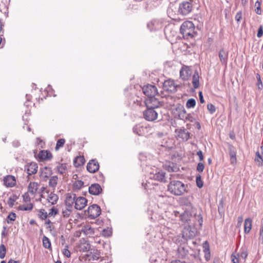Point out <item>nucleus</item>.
I'll use <instances>...</instances> for the list:
<instances>
[{
	"label": "nucleus",
	"mask_w": 263,
	"mask_h": 263,
	"mask_svg": "<svg viewBox=\"0 0 263 263\" xmlns=\"http://www.w3.org/2000/svg\"><path fill=\"white\" fill-rule=\"evenodd\" d=\"M168 191L173 195L180 196L185 192V185L181 181L172 180L168 186Z\"/></svg>",
	"instance_id": "f257e3e1"
},
{
	"label": "nucleus",
	"mask_w": 263,
	"mask_h": 263,
	"mask_svg": "<svg viewBox=\"0 0 263 263\" xmlns=\"http://www.w3.org/2000/svg\"><path fill=\"white\" fill-rule=\"evenodd\" d=\"M180 30L183 37L185 39L193 38L196 34L195 26L191 21L183 22L180 27Z\"/></svg>",
	"instance_id": "f03ea898"
},
{
	"label": "nucleus",
	"mask_w": 263,
	"mask_h": 263,
	"mask_svg": "<svg viewBox=\"0 0 263 263\" xmlns=\"http://www.w3.org/2000/svg\"><path fill=\"white\" fill-rule=\"evenodd\" d=\"M194 0H189V1H183L180 3L178 8V13L183 16H185L190 14L193 9L192 3Z\"/></svg>",
	"instance_id": "7ed1b4c3"
},
{
	"label": "nucleus",
	"mask_w": 263,
	"mask_h": 263,
	"mask_svg": "<svg viewBox=\"0 0 263 263\" xmlns=\"http://www.w3.org/2000/svg\"><path fill=\"white\" fill-rule=\"evenodd\" d=\"M196 234V229L192 228L190 226L185 227L182 232V238L185 240L193 239Z\"/></svg>",
	"instance_id": "20e7f679"
},
{
	"label": "nucleus",
	"mask_w": 263,
	"mask_h": 263,
	"mask_svg": "<svg viewBox=\"0 0 263 263\" xmlns=\"http://www.w3.org/2000/svg\"><path fill=\"white\" fill-rule=\"evenodd\" d=\"M101 208L96 204L89 206L87 210L89 217L92 219L98 217L101 214Z\"/></svg>",
	"instance_id": "39448f33"
},
{
	"label": "nucleus",
	"mask_w": 263,
	"mask_h": 263,
	"mask_svg": "<svg viewBox=\"0 0 263 263\" xmlns=\"http://www.w3.org/2000/svg\"><path fill=\"white\" fill-rule=\"evenodd\" d=\"M184 212L180 214L179 212H175V216H179L180 219L183 222H188L191 220L194 214V210H184Z\"/></svg>",
	"instance_id": "423d86ee"
},
{
	"label": "nucleus",
	"mask_w": 263,
	"mask_h": 263,
	"mask_svg": "<svg viewBox=\"0 0 263 263\" xmlns=\"http://www.w3.org/2000/svg\"><path fill=\"white\" fill-rule=\"evenodd\" d=\"M143 116L147 121H154L157 119L158 113L155 109L147 107V109L143 112Z\"/></svg>",
	"instance_id": "0eeeda50"
},
{
	"label": "nucleus",
	"mask_w": 263,
	"mask_h": 263,
	"mask_svg": "<svg viewBox=\"0 0 263 263\" xmlns=\"http://www.w3.org/2000/svg\"><path fill=\"white\" fill-rule=\"evenodd\" d=\"M145 104L147 107L157 108L159 106L160 102L156 96L147 97L145 100Z\"/></svg>",
	"instance_id": "6e6552de"
},
{
	"label": "nucleus",
	"mask_w": 263,
	"mask_h": 263,
	"mask_svg": "<svg viewBox=\"0 0 263 263\" xmlns=\"http://www.w3.org/2000/svg\"><path fill=\"white\" fill-rule=\"evenodd\" d=\"M163 86L164 90L170 92H175L177 90L178 85L172 80L165 81Z\"/></svg>",
	"instance_id": "1a4fd4ad"
},
{
	"label": "nucleus",
	"mask_w": 263,
	"mask_h": 263,
	"mask_svg": "<svg viewBox=\"0 0 263 263\" xmlns=\"http://www.w3.org/2000/svg\"><path fill=\"white\" fill-rule=\"evenodd\" d=\"M143 93L147 97L156 96L158 94L156 86L152 85H147L142 88Z\"/></svg>",
	"instance_id": "9d476101"
},
{
	"label": "nucleus",
	"mask_w": 263,
	"mask_h": 263,
	"mask_svg": "<svg viewBox=\"0 0 263 263\" xmlns=\"http://www.w3.org/2000/svg\"><path fill=\"white\" fill-rule=\"evenodd\" d=\"M179 203L184 210H193V207L190 196L182 197L179 199Z\"/></svg>",
	"instance_id": "9b49d317"
},
{
	"label": "nucleus",
	"mask_w": 263,
	"mask_h": 263,
	"mask_svg": "<svg viewBox=\"0 0 263 263\" xmlns=\"http://www.w3.org/2000/svg\"><path fill=\"white\" fill-rule=\"evenodd\" d=\"M191 74V69L187 66L184 65L180 70V78L184 81L188 80Z\"/></svg>",
	"instance_id": "f8f14e48"
},
{
	"label": "nucleus",
	"mask_w": 263,
	"mask_h": 263,
	"mask_svg": "<svg viewBox=\"0 0 263 263\" xmlns=\"http://www.w3.org/2000/svg\"><path fill=\"white\" fill-rule=\"evenodd\" d=\"M175 132L177 134L179 138L183 141H187L190 137V133L184 128L176 129Z\"/></svg>",
	"instance_id": "ddd939ff"
},
{
	"label": "nucleus",
	"mask_w": 263,
	"mask_h": 263,
	"mask_svg": "<svg viewBox=\"0 0 263 263\" xmlns=\"http://www.w3.org/2000/svg\"><path fill=\"white\" fill-rule=\"evenodd\" d=\"M147 28L151 31H156L162 28V23L157 20H154L148 22L147 25Z\"/></svg>",
	"instance_id": "4468645a"
},
{
	"label": "nucleus",
	"mask_w": 263,
	"mask_h": 263,
	"mask_svg": "<svg viewBox=\"0 0 263 263\" xmlns=\"http://www.w3.org/2000/svg\"><path fill=\"white\" fill-rule=\"evenodd\" d=\"M148 128L146 126L138 124L135 125L133 127V132L134 133L139 136H144L148 133Z\"/></svg>",
	"instance_id": "2eb2a0df"
},
{
	"label": "nucleus",
	"mask_w": 263,
	"mask_h": 263,
	"mask_svg": "<svg viewBox=\"0 0 263 263\" xmlns=\"http://www.w3.org/2000/svg\"><path fill=\"white\" fill-rule=\"evenodd\" d=\"M87 203V200L83 197H79L75 201L74 207L77 210H81L84 208Z\"/></svg>",
	"instance_id": "dca6fc26"
},
{
	"label": "nucleus",
	"mask_w": 263,
	"mask_h": 263,
	"mask_svg": "<svg viewBox=\"0 0 263 263\" xmlns=\"http://www.w3.org/2000/svg\"><path fill=\"white\" fill-rule=\"evenodd\" d=\"M37 164L35 162H31L25 166V171L27 172L28 176L35 174L37 171Z\"/></svg>",
	"instance_id": "f3484780"
},
{
	"label": "nucleus",
	"mask_w": 263,
	"mask_h": 263,
	"mask_svg": "<svg viewBox=\"0 0 263 263\" xmlns=\"http://www.w3.org/2000/svg\"><path fill=\"white\" fill-rule=\"evenodd\" d=\"M99 168L98 162L94 159L91 160L87 165V170L91 173H94Z\"/></svg>",
	"instance_id": "a211bd4d"
},
{
	"label": "nucleus",
	"mask_w": 263,
	"mask_h": 263,
	"mask_svg": "<svg viewBox=\"0 0 263 263\" xmlns=\"http://www.w3.org/2000/svg\"><path fill=\"white\" fill-rule=\"evenodd\" d=\"M165 173L162 171H159L158 172H156L154 173H151V178H152L154 180L161 181V182H166L165 180Z\"/></svg>",
	"instance_id": "6ab92c4d"
},
{
	"label": "nucleus",
	"mask_w": 263,
	"mask_h": 263,
	"mask_svg": "<svg viewBox=\"0 0 263 263\" xmlns=\"http://www.w3.org/2000/svg\"><path fill=\"white\" fill-rule=\"evenodd\" d=\"M228 51L221 49L219 52V58L222 65H227L228 60Z\"/></svg>",
	"instance_id": "aec40b11"
},
{
	"label": "nucleus",
	"mask_w": 263,
	"mask_h": 263,
	"mask_svg": "<svg viewBox=\"0 0 263 263\" xmlns=\"http://www.w3.org/2000/svg\"><path fill=\"white\" fill-rule=\"evenodd\" d=\"M40 184L35 182H30L28 186V192L32 196L37 193Z\"/></svg>",
	"instance_id": "412c9836"
},
{
	"label": "nucleus",
	"mask_w": 263,
	"mask_h": 263,
	"mask_svg": "<svg viewBox=\"0 0 263 263\" xmlns=\"http://www.w3.org/2000/svg\"><path fill=\"white\" fill-rule=\"evenodd\" d=\"M88 190L90 194L98 195L101 192L102 189L99 184L95 183L89 187Z\"/></svg>",
	"instance_id": "4be33fe9"
},
{
	"label": "nucleus",
	"mask_w": 263,
	"mask_h": 263,
	"mask_svg": "<svg viewBox=\"0 0 263 263\" xmlns=\"http://www.w3.org/2000/svg\"><path fill=\"white\" fill-rule=\"evenodd\" d=\"M15 183V178L13 176L8 175L4 179V184L7 187H12Z\"/></svg>",
	"instance_id": "5701e85b"
},
{
	"label": "nucleus",
	"mask_w": 263,
	"mask_h": 263,
	"mask_svg": "<svg viewBox=\"0 0 263 263\" xmlns=\"http://www.w3.org/2000/svg\"><path fill=\"white\" fill-rule=\"evenodd\" d=\"M76 194H68L66 199V206H68L69 208H72L73 204L75 203V201L76 200Z\"/></svg>",
	"instance_id": "b1692460"
},
{
	"label": "nucleus",
	"mask_w": 263,
	"mask_h": 263,
	"mask_svg": "<svg viewBox=\"0 0 263 263\" xmlns=\"http://www.w3.org/2000/svg\"><path fill=\"white\" fill-rule=\"evenodd\" d=\"M59 178L57 176H52L49 180L48 185L50 187H51L53 190H55L57 186Z\"/></svg>",
	"instance_id": "393cba45"
},
{
	"label": "nucleus",
	"mask_w": 263,
	"mask_h": 263,
	"mask_svg": "<svg viewBox=\"0 0 263 263\" xmlns=\"http://www.w3.org/2000/svg\"><path fill=\"white\" fill-rule=\"evenodd\" d=\"M165 168L168 171V172H177L178 168L176 164L168 162H167L165 165H164Z\"/></svg>",
	"instance_id": "a878e982"
},
{
	"label": "nucleus",
	"mask_w": 263,
	"mask_h": 263,
	"mask_svg": "<svg viewBox=\"0 0 263 263\" xmlns=\"http://www.w3.org/2000/svg\"><path fill=\"white\" fill-rule=\"evenodd\" d=\"M88 256L90 260H97L101 257V252L97 250H93L89 255H88Z\"/></svg>",
	"instance_id": "bb28decb"
},
{
	"label": "nucleus",
	"mask_w": 263,
	"mask_h": 263,
	"mask_svg": "<svg viewBox=\"0 0 263 263\" xmlns=\"http://www.w3.org/2000/svg\"><path fill=\"white\" fill-rule=\"evenodd\" d=\"M252 228V220L247 218L245 221L244 231L245 233H249Z\"/></svg>",
	"instance_id": "cd10ccee"
},
{
	"label": "nucleus",
	"mask_w": 263,
	"mask_h": 263,
	"mask_svg": "<svg viewBox=\"0 0 263 263\" xmlns=\"http://www.w3.org/2000/svg\"><path fill=\"white\" fill-rule=\"evenodd\" d=\"M59 199L58 196L53 193H51L48 196L47 200L49 203H51V204H56Z\"/></svg>",
	"instance_id": "c85d7f7f"
},
{
	"label": "nucleus",
	"mask_w": 263,
	"mask_h": 263,
	"mask_svg": "<svg viewBox=\"0 0 263 263\" xmlns=\"http://www.w3.org/2000/svg\"><path fill=\"white\" fill-rule=\"evenodd\" d=\"M82 231L84 233L88 236H90L93 234L95 233L94 229L92 228L89 225H86L84 226L82 229Z\"/></svg>",
	"instance_id": "c756f323"
},
{
	"label": "nucleus",
	"mask_w": 263,
	"mask_h": 263,
	"mask_svg": "<svg viewBox=\"0 0 263 263\" xmlns=\"http://www.w3.org/2000/svg\"><path fill=\"white\" fill-rule=\"evenodd\" d=\"M39 156L42 159H50L52 157L51 154L47 151H41Z\"/></svg>",
	"instance_id": "7c9ffc66"
},
{
	"label": "nucleus",
	"mask_w": 263,
	"mask_h": 263,
	"mask_svg": "<svg viewBox=\"0 0 263 263\" xmlns=\"http://www.w3.org/2000/svg\"><path fill=\"white\" fill-rule=\"evenodd\" d=\"M199 77L197 72H195L193 76L192 83L195 88H197L199 86Z\"/></svg>",
	"instance_id": "2f4dec72"
},
{
	"label": "nucleus",
	"mask_w": 263,
	"mask_h": 263,
	"mask_svg": "<svg viewBox=\"0 0 263 263\" xmlns=\"http://www.w3.org/2000/svg\"><path fill=\"white\" fill-rule=\"evenodd\" d=\"M71 208H69L67 206L63 208L62 211V215L64 218H68L70 216L72 213Z\"/></svg>",
	"instance_id": "473e14b6"
},
{
	"label": "nucleus",
	"mask_w": 263,
	"mask_h": 263,
	"mask_svg": "<svg viewBox=\"0 0 263 263\" xmlns=\"http://www.w3.org/2000/svg\"><path fill=\"white\" fill-rule=\"evenodd\" d=\"M45 170L48 171L47 172H43L42 177L44 181H46L49 177L52 174V170L50 168L45 167Z\"/></svg>",
	"instance_id": "72a5a7b5"
},
{
	"label": "nucleus",
	"mask_w": 263,
	"mask_h": 263,
	"mask_svg": "<svg viewBox=\"0 0 263 263\" xmlns=\"http://www.w3.org/2000/svg\"><path fill=\"white\" fill-rule=\"evenodd\" d=\"M18 197L16 195L13 194L11 195L8 200V204L10 207H12L14 204V202L16 201V200L17 199Z\"/></svg>",
	"instance_id": "f704fd0d"
},
{
	"label": "nucleus",
	"mask_w": 263,
	"mask_h": 263,
	"mask_svg": "<svg viewBox=\"0 0 263 263\" xmlns=\"http://www.w3.org/2000/svg\"><path fill=\"white\" fill-rule=\"evenodd\" d=\"M57 171L60 174H63L65 173L66 170L67 169L66 164L65 163L59 164L57 167Z\"/></svg>",
	"instance_id": "c9c22d12"
},
{
	"label": "nucleus",
	"mask_w": 263,
	"mask_h": 263,
	"mask_svg": "<svg viewBox=\"0 0 263 263\" xmlns=\"http://www.w3.org/2000/svg\"><path fill=\"white\" fill-rule=\"evenodd\" d=\"M84 182L81 180H76L73 184V188L74 190H79L83 186Z\"/></svg>",
	"instance_id": "e433bc0d"
},
{
	"label": "nucleus",
	"mask_w": 263,
	"mask_h": 263,
	"mask_svg": "<svg viewBox=\"0 0 263 263\" xmlns=\"http://www.w3.org/2000/svg\"><path fill=\"white\" fill-rule=\"evenodd\" d=\"M73 164L76 167H79L84 164L83 158L81 157H78L73 161Z\"/></svg>",
	"instance_id": "4c0bfd02"
},
{
	"label": "nucleus",
	"mask_w": 263,
	"mask_h": 263,
	"mask_svg": "<svg viewBox=\"0 0 263 263\" xmlns=\"http://www.w3.org/2000/svg\"><path fill=\"white\" fill-rule=\"evenodd\" d=\"M43 245L45 248L49 249L51 247V243L49 239L45 236H44L42 238Z\"/></svg>",
	"instance_id": "58836bf2"
},
{
	"label": "nucleus",
	"mask_w": 263,
	"mask_h": 263,
	"mask_svg": "<svg viewBox=\"0 0 263 263\" xmlns=\"http://www.w3.org/2000/svg\"><path fill=\"white\" fill-rule=\"evenodd\" d=\"M196 105V101L194 99H189L186 103V107L187 108H193Z\"/></svg>",
	"instance_id": "ea45409f"
},
{
	"label": "nucleus",
	"mask_w": 263,
	"mask_h": 263,
	"mask_svg": "<svg viewBox=\"0 0 263 263\" xmlns=\"http://www.w3.org/2000/svg\"><path fill=\"white\" fill-rule=\"evenodd\" d=\"M16 218V214L13 212L10 213L7 216V222L8 223H12V221H14Z\"/></svg>",
	"instance_id": "a19ab883"
},
{
	"label": "nucleus",
	"mask_w": 263,
	"mask_h": 263,
	"mask_svg": "<svg viewBox=\"0 0 263 263\" xmlns=\"http://www.w3.org/2000/svg\"><path fill=\"white\" fill-rule=\"evenodd\" d=\"M65 142V140L64 139H60L58 140L57 142L56 146L55 149L56 151H58L60 148L62 147Z\"/></svg>",
	"instance_id": "79ce46f5"
},
{
	"label": "nucleus",
	"mask_w": 263,
	"mask_h": 263,
	"mask_svg": "<svg viewBox=\"0 0 263 263\" xmlns=\"http://www.w3.org/2000/svg\"><path fill=\"white\" fill-rule=\"evenodd\" d=\"M256 78L257 80V86L259 89H262L263 87L262 83L261 80L260 76L259 73L256 74Z\"/></svg>",
	"instance_id": "37998d69"
},
{
	"label": "nucleus",
	"mask_w": 263,
	"mask_h": 263,
	"mask_svg": "<svg viewBox=\"0 0 263 263\" xmlns=\"http://www.w3.org/2000/svg\"><path fill=\"white\" fill-rule=\"evenodd\" d=\"M229 151L230 158L236 156V149L233 146L231 145H229Z\"/></svg>",
	"instance_id": "c03bdc74"
},
{
	"label": "nucleus",
	"mask_w": 263,
	"mask_h": 263,
	"mask_svg": "<svg viewBox=\"0 0 263 263\" xmlns=\"http://www.w3.org/2000/svg\"><path fill=\"white\" fill-rule=\"evenodd\" d=\"M6 249L5 246L2 244L0 245V258L3 259L5 257Z\"/></svg>",
	"instance_id": "a18cd8bd"
},
{
	"label": "nucleus",
	"mask_w": 263,
	"mask_h": 263,
	"mask_svg": "<svg viewBox=\"0 0 263 263\" xmlns=\"http://www.w3.org/2000/svg\"><path fill=\"white\" fill-rule=\"evenodd\" d=\"M256 156L257 157L255 158V161L259 163H258L259 165H261V166L262 165H263V159L259 152H257L256 153Z\"/></svg>",
	"instance_id": "49530a36"
},
{
	"label": "nucleus",
	"mask_w": 263,
	"mask_h": 263,
	"mask_svg": "<svg viewBox=\"0 0 263 263\" xmlns=\"http://www.w3.org/2000/svg\"><path fill=\"white\" fill-rule=\"evenodd\" d=\"M196 182L197 186L199 188H201L203 186V182L201 180V176L200 175H198L196 176Z\"/></svg>",
	"instance_id": "de8ad7c7"
},
{
	"label": "nucleus",
	"mask_w": 263,
	"mask_h": 263,
	"mask_svg": "<svg viewBox=\"0 0 263 263\" xmlns=\"http://www.w3.org/2000/svg\"><path fill=\"white\" fill-rule=\"evenodd\" d=\"M39 216L42 219L44 220L47 218L48 215L45 210L42 209L39 212Z\"/></svg>",
	"instance_id": "09e8293b"
},
{
	"label": "nucleus",
	"mask_w": 263,
	"mask_h": 263,
	"mask_svg": "<svg viewBox=\"0 0 263 263\" xmlns=\"http://www.w3.org/2000/svg\"><path fill=\"white\" fill-rule=\"evenodd\" d=\"M33 208V204L30 203L28 205H23L20 207V210L22 211H31Z\"/></svg>",
	"instance_id": "8fccbe9b"
},
{
	"label": "nucleus",
	"mask_w": 263,
	"mask_h": 263,
	"mask_svg": "<svg viewBox=\"0 0 263 263\" xmlns=\"http://www.w3.org/2000/svg\"><path fill=\"white\" fill-rule=\"evenodd\" d=\"M260 5H261V4L258 1L256 2V3L255 4V7H256V9L255 10V12L257 14H261V13Z\"/></svg>",
	"instance_id": "3c124183"
},
{
	"label": "nucleus",
	"mask_w": 263,
	"mask_h": 263,
	"mask_svg": "<svg viewBox=\"0 0 263 263\" xmlns=\"http://www.w3.org/2000/svg\"><path fill=\"white\" fill-rule=\"evenodd\" d=\"M49 211H49V213L48 214V216H54L57 214H58V209L54 207L51 208V209H50Z\"/></svg>",
	"instance_id": "603ef678"
},
{
	"label": "nucleus",
	"mask_w": 263,
	"mask_h": 263,
	"mask_svg": "<svg viewBox=\"0 0 263 263\" xmlns=\"http://www.w3.org/2000/svg\"><path fill=\"white\" fill-rule=\"evenodd\" d=\"M207 108L211 114H213L216 110L215 106L212 104H208Z\"/></svg>",
	"instance_id": "864d4df0"
},
{
	"label": "nucleus",
	"mask_w": 263,
	"mask_h": 263,
	"mask_svg": "<svg viewBox=\"0 0 263 263\" xmlns=\"http://www.w3.org/2000/svg\"><path fill=\"white\" fill-rule=\"evenodd\" d=\"M231 260L233 263H239L238 255L232 254Z\"/></svg>",
	"instance_id": "5fc2aeb1"
},
{
	"label": "nucleus",
	"mask_w": 263,
	"mask_h": 263,
	"mask_svg": "<svg viewBox=\"0 0 263 263\" xmlns=\"http://www.w3.org/2000/svg\"><path fill=\"white\" fill-rule=\"evenodd\" d=\"M62 253L67 257H69L70 256V252L68 249V247L67 246L65 247V248L63 249Z\"/></svg>",
	"instance_id": "6e6d98bb"
},
{
	"label": "nucleus",
	"mask_w": 263,
	"mask_h": 263,
	"mask_svg": "<svg viewBox=\"0 0 263 263\" xmlns=\"http://www.w3.org/2000/svg\"><path fill=\"white\" fill-rule=\"evenodd\" d=\"M204 168V164L201 162H199L197 165V171L198 172L201 173V172H203Z\"/></svg>",
	"instance_id": "4d7b16f0"
},
{
	"label": "nucleus",
	"mask_w": 263,
	"mask_h": 263,
	"mask_svg": "<svg viewBox=\"0 0 263 263\" xmlns=\"http://www.w3.org/2000/svg\"><path fill=\"white\" fill-rule=\"evenodd\" d=\"M240 256L242 258L245 259L248 256V252L245 249L241 250Z\"/></svg>",
	"instance_id": "13d9d810"
},
{
	"label": "nucleus",
	"mask_w": 263,
	"mask_h": 263,
	"mask_svg": "<svg viewBox=\"0 0 263 263\" xmlns=\"http://www.w3.org/2000/svg\"><path fill=\"white\" fill-rule=\"evenodd\" d=\"M30 193L28 192L27 193H25L23 195V199L25 201H30V197H29Z\"/></svg>",
	"instance_id": "bf43d9fd"
},
{
	"label": "nucleus",
	"mask_w": 263,
	"mask_h": 263,
	"mask_svg": "<svg viewBox=\"0 0 263 263\" xmlns=\"http://www.w3.org/2000/svg\"><path fill=\"white\" fill-rule=\"evenodd\" d=\"M263 35V28L262 26L260 25L258 28L257 36L258 37H261Z\"/></svg>",
	"instance_id": "052dcab7"
},
{
	"label": "nucleus",
	"mask_w": 263,
	"mask_h": 263,
	"mask_svg": "<svg viewBox=\"0 0 263 263\" xmlns=\"http://www.w3.org/2000/svg\"><path fill=\"white\" fill-rule=\"evenodd\" d=\"M241 18H242L241 11H239L236 13V14L235 15V20L237 22H239L241 20Z\"/></svg>",
	"instance_id": "680f3d73"
},
{
	"label": "nucleus",
	"mask_w": 263,
	"mask_h": 263,
	"mask_svg": "<svg viewBox=\"0 0 263 263\" xmlns=\"http://www.w3.org/2000/svg\"><path fill=\"white\" fill-rule=\"evenodd\" d=\"M185 120L190 122H193L195 120L194 118L190 114H188L185 117Z\"/></svg>",
	"instance_id": "e2e57ef3"
},
{
	"label": "nucleus",
	"mask_w": 263,
	"mask_h": 263,
	"mask_svg": "<svg viewBox=\"0 0 263 263\" xmlns=\"http://www.w3.org/2000/svg\"><path fill=\"white\" fill-rule=\"evenodd\" d=\"M197 155L199 157V160L202 161L203 160V156L201 151H199L197 152Z\"/></svg>",
	"instance_id": "0e129e2a"
},
{
	"label": "nucleus",
	"mask_w": 263,
	"mask_h": 263,
	"mask_svg": "<svg viewBox=\"0 0 263 263\" xmlns=\"http://www.w3.org/2000/svg\"><path fill=\"white\" fill-rule=\"evenodd\" d=\"M231 163L232 164H235L237 162L236 156L230 158Z\"/></svg>",
	"instance_id": "69168bd1"
},
{
	"label": "nucleus",
	"mask_w": 263,
	"mask_h": 263,
	"mask_svg": "<svg viewBox=\"0 0 263 263\" xmlns=\"http://www.w3.org/2000/svg\"><path fill=\"white\" fill-rule=\"evenodd\" d=\"M199 100L201 103H203L204 102V100L203 99V97L202 96V93L201 91H200L199 93Z\"/></svg>",
	"instance_id": "338daca9"
},
{
	"label": "nucleus",
	"mask_w": 263,
	"mask_h": 263,
	"mask_svg": "<svg viewBox=\"0 0 263 263\" xmlns=\"http://www.w3.org/2000/svg\"><path fill=\"white\" fill-rule=\"evenodd\" d=\"M171 263H183V262L179 260H175L172 261Z\"/></svg>",
	"instance_id": "774afa93"
}]
</instances>
